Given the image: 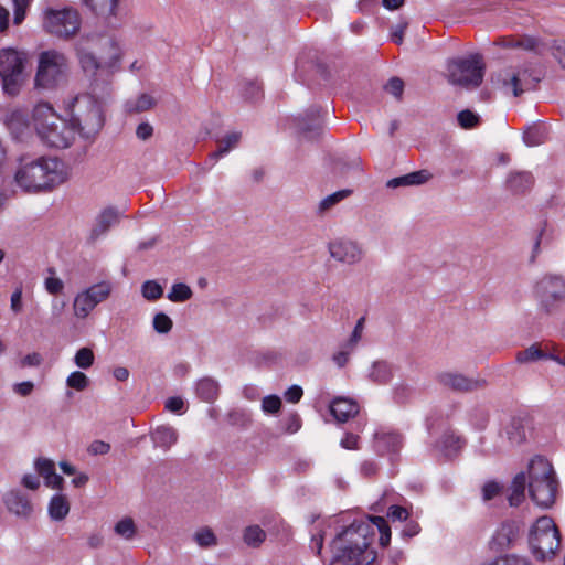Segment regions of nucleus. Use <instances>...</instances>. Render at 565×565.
Instances as JSON below:
<instances>
[{
    "instance_id": "obj_1",
    "label": "nucleus",
    "mask_w": 565,
    "mask_h": 565,
    "mask_svg": "<svg viewBox=\"0 0 565 565\" xmlns=\"http://www.w3.org/2000/svg\"><path fill=\"white\" fill-rule=\"evenodd\" d=\"M68 179L63 161L53 157L21 158L14 181L25 192H47Z\"/></svg>"
},
{
    "instance_id": "obj_2",
    "label": "nucleus",
    "mask_w": 565,
    "mask_h": 565,
    "mask_svg": "<svg viewBox=\"0 0 565 565\" xmlns=\"http://www.w3.org/2000/svg\"><path fill=\"white\" fill-rule=\"evenodd\" d=\"M92 93L76 96L68 106L71 116L70 125L74 127L75 134L84 138L94 137L104 126L103 105L110 96L108 83L104 86L97 83L90 85Z\"/></svg>"
},
{
    "instance_id": "obj_3",
    "label": "nucleus",
    "mask_w": 565,
    "mask_h": 565,
    "mask_svg": "<svg viewBox=\"0 0 565 565\" xmlns=\"http://www.w3.org/2000/svg\"><path fill=\"white\" fill-rule=\"evenodd\" d=\"M370 522L350 524L331 543L330 565H370L376 558L373 550H367V540L372 535Z\"/></svg>"
},
{
    "instance_id": "obj_4",
    "label": "nucleus",
    "mask_w": 565,
    "mask_h": 565,
    "mask_svg": "<svg viewBox=\"0 0 565 565\" xmlns=\"http://www.w3.org/2000/svg\"><path fill=\"white\" fill-rule=\"evenodd\" d=\"M557 480L551 462L544 457H534L529 465V492L533 502L550 508L556 498Z\"/></svg>"
},
{
    "instance_id": "obj_5",
    "label": "nucleus",
    "mask_w": 565,
    "mask_h": 565,
    "mask_svg": "<svg viewBox=\"0 0 565 565\" xmlns=\"http://www.w3.org/2000/svg\"><path fill=\"white\" fill-rule=\"evenodd\" d=\"M529 543L535 558H552L561 546V534L553 519L539 518L530 532Z\"/></svg>"
},
{
    "instance_id": "obj_6",
    "label": "nucleus",
    "mask_w": 565,
    "mask_h": 565,
    "mask_svg": "<svg viewBox=\"0 0 565 565\" xmlns=\"http://www.w3.org/2000/svg\"><path fill=\"white\" fill-rule=\"evenodd\" d=\"M448 81L465 88L480 86L484 75L483 58L479 54L451 60L447 64Z\"/></svg>"
},
{
    "instance_id": "obj_7",
    "label": "nucleus",
    "mask_w": 565,
    "mask_h": 565,
    "mask_svg": "<svg viewBox=\"0 0 565 565\" xmlns=\"http://www.w3.org/2000/svg\"><path fill=\"white\" fill-rule=\"evenodd\" d=\"M68 71L66 56L55 50L44 51L39 56V65L35 75L38 87L52 88L63 81Z\"/></svg>"
},
{
    "instance_id": "obj_8",
    "label": "nucleus",
    "mask_w": 565,
    "mask_h": 565,
    "mask_svg": "<svg viewBox=\"0 0 565 565\" xmlns=\"http://www.w3.org/2000/svg\"><path fill=\"white\" fill-rule=\"evenodd\" d=\"M81 24L82 20L76 9H47L44 12V30L58 39L74 38L78 33Z\"/></svg>"
},
{
    "instance_id": "obj_9",
    "label": "nucleus",
    "mask_w": 565,
    "mask_h": 565,
    "mask_svg": "<svg viewBox=\"0 0 565 565\" xmlns=\"http://www.w3.org/2000/svg\"><path fill=\"white\" fill-rule=\"evenodd\" d=\"M113 289V284L104 280L78 292L73 302L74 315L79 319H85L99 303L110 297Z\"/></svg>"
},
{
    "instance_id": "obj_10",
    "label": "nucleus",
    "mask_w": 565,
    "mask_h": 565,
    "mask_svg": "<svg viewBox=\"0 0 565 565\" xmlns=\"http://www.w3.org/2000/svg\"><path fill=\"white\" fill-rule=\"evenodd\" d=\"M22 71L23 60L15 50L0 51V77L4 93L10 96L19 93Z\"/></svg>"
},
{
    "instance_id": "obj_11",
    "label": "nucleus",
    "mask_w": 565,
    "mask_h": 565,
    "mask_svg": "<svg viewBox=\"0 0 565 565\" xmlns=\"http://www.w3.org/2000/svg\"><path fill=\"white\" fill-rule=\"evenodd\" d=\"M497 81L503 88L511 89L514 96H520L525 90L535 87L541 81L540 73L536 72L532 64L524 65L521 70L505 68L497 75Z\"/></svg>"
},
{
    "instance_id": "obj_12",
    "label": "nucleus",
    "mask_w": 565,
    "mask_h": 565,
    "mask_svg": "<svg viewBox=\"0 0 565 565\" xmlns=\"http://www.w3.org/2000/svg\"><path fill=\"white\" fill-rule=\"evenodd\" d=\"M536 291L543 308L552 312L565 302V279L559 276H545L539 281Z\"/></svg>"
},
{
    "instance_id": "obj_13",
    "label": "nucleus",
    "mask_w": 565,
    "mask_h": 565,
    "mask_svg": "<svg viewBox=\"0 0 565 565\" xmlns=\"http://www.w3.org/2000/svg\"><path fill=\"white\" fill-rule=\"evenodd\" d=\"M437 381L444 388L456 393H471L487 386V381L483 379L468 377L451 371L439 373Z\"/></svg>"
},
{
    "instance_id": "obj_14",
    "label": "nucleus",
    "mask_w": 565,
    "mask_h": 565,
    "mask_svg": "<svg viewBox=\"0 0 565 565\" xmlns=\"http://www.w3.org/2000/svg\"><path fill=\"white\" fill-rule=\"evenodd\" d=\"M94 14L105 20L110 28H117L124 21L126 10L120 6V0H105L102 3H95V0H82Z\"/></svg>"
},
{
    "instance_id": "obj_15",
    "label": "nucleus",
    "mask_w": 565,
    "mask_h": 565,
    "mask_svg": "<svg viewBox=\"0 0 565 565\" xmlns=\"http://www.w3.org/2000/svg\"><path fill=\"white\" fill-rule=\"evenodd\" d=\"M33 122L39 136L42 130H50V128H61L67 124L62 119L49 103H39L33 109Z\"/></svg>"
},
{
    "instance_id": "obj_16",
    "label": "nucleus",
    "mask_w": 565,
    "mask_h": 565,
    "mask_svg": "<svg viewBox=\"0 0 565 565\" xmlns=\"http://www.w3.org/2000/svg\"><path fill=\"white\" fill-rule=\"evenodd\" d=\"M520 533V526L515 521H504L494 532L490 548L495 552L505 551L514 544Z\"/></svg>"
},
{
    "instance_id": "obj_17",
    "label": "nucleus",
    "mask_w": 565,
    "mask_h": 565,
    "mask_svg": "<svg viewBox=\"0 0 565 565\" xmlns=\"http://www.w3.org/2000/svg\"><path fill=\"white\" fill-rule=\"evenodd\" d=\"M329 252L335 260L350 265L360 262L362 258L361 247L352 241L338 239L331 242Z\"/></svg>"
},
{
    "instance_id": "obj_18",
    "label": "nucleus",
    "mask_w": 565,
    "mask_h": 565,
    "mask_svg": "<svg viewBox=\"0 0 565 565\" xmlns=\"http://www.w3.org/2000/svg\"><path fill=\"white\" fill-rule=\"evenodd\" d=\"M373 436L375 450L381 455L397 452L403 446L402 435L388 427H380Z\"/></svg>"
},
{
    "instance_id": "obj_19",
    "label": "nucleus",
    "mask_w": 565,
    "mask_h": 565,
    "mask_svg": "<svg viewBox=\"0 0 565 565\" xmlns=\"http://www.w3.org/2000/svg\"><path fill=\"white\" fill-rule=\"evenodd\" d=\"M75 137V129L71 125H63L61 128H50V130H42L40 138L53 148L64 149L72 145Z\"/></svg>"
},
{
    "instance_id": "obj_20",
    "label": "nucleus",
    "mask_w": 565,
    "mask_h": 565,
    "mask_svg": "<svg viewBox=\"0 0 565 565\" xmlns=\"http://www.w3.org/2000/svg\"><path fill=\"white\" fill-rule=\"evenodd\" d=\"M119 211L113 206H108L104 209L95 220V224L92 227L89 238L90 241H96L99 237L104 236L109 228L117 224L119 221Z\"/></svg>"
},
{
    "instance_id": "obj_21",
    "label": "nucleus",
    "mask_w": 565,
    "mask_h": 565,
    "mask_svg": "<svg viewBox=\"0 0 565 565\" xmlns=\"http://www.w3.org/2000/svg\"><path fill=\"white\" fill-rule=\"evenodd\" d=\"M4 503L10 512L23 519H28L33 511L29 497L20 490L8 492L4 497Z\"/></svg>"
},
{
    "instance_id": "obj_22",
    "label": "nucleus",
    "mask_w": 565,
    "mask_h": 565,
    "mask_svg": "<svg viewBox=\"0 0 565 565\" xmlns=\"http://www.w3.org/2000/svg\"><path fill=\"white\" fill-rule=\"evenodd\" d=\"M78 58L84 72L94 76L92 84L95 83V79H97V83L100 86H104L106 83H108V85L110 84L108 79L109 72L100 66L94 54L79 52Z\"/></svg>"
},
{
    "instance_id": "obj_23",
    "label": "nucleus",
    "mask_w": 565,
    "mask_h": 565,
    "mask_svg": "<svg viewBox=\"0 0 565 565\" xmlns=\"http://www.w3.org/2000/svg\"><path fill=\"white\" fill-rule=\"evenodd\" d=\"M364 522H370L371 529H372V535H370V539L367 540V550H371L370 546L374 540L376 531L380 534V545L386 546L391 541V529L382 516H367L364 519L355 520L352 524H361Z\"/></svg>"
},
{
    "instance_id": "obj_24",
    "label": "nucleus",
    "mask_w": 565,
    "mask_h": 565,
    "mask_svg": "<svg viewBox=\"0 0 565 565\" xmlns=\"http://www.w3.org/2000/svg\"><path fill=\"white\" fill-rule=\"evenodd\" d=\"M330 412L338 422L344 423L359 413V405L353 399L338 397L332 401Z\"/></svg>"
},
{
    "instance_id": "obj_25",
    "label": "nucleus",
    "mask_w": 565,
    "mask_h": 565,
    "mask_svg": "<svg viewBox=\"0 0 565 565\" xmlns=\"http://www.w3.org/2000/svg\"><path fill=\"white\" fill-rule=\"evenodd\" d=\"M179 434L177 429L169 425L158 426L151 431V440L154 447H159L164 451L169 450L174 444H177Z\"/></svg>"
},
{
    "instance_id": "obj_26",
    "label": "nucleus",
    "mask_w": 565,
    "mask_h": 565,
    "mask_svg": "<svg viewBox=\"0 0 565 565\" xmlns=\"http://www.w3.org/2000/svg\"><path fill=\"white\" fill-rule=\"evenodd\" d=\"M465 445V440L452 431H446L435 448L445 457L450 458L457 455Z\"/></svg>"
},
{
    "instance_id": "obj_27",
    "label": "nucleus",
    "mask_w": 565,
    "mask_h": 565,
    "mask_svg": "<svg viewBox=\"0 0 565 565\" xmlns=\"http://www.w3.org/2000/svg\"><path fill=\"white\" fill-rule=\"evenodd\" d=\"M534 178L530 172H512L507 179V188L515 194H524L532 189Z\"/></svg>"
},
{
    "instance_id": "obj_28",
    "label": "nucleus",
    "mask_w": 565,
    "mask_h": 565,
    "mask_svg": "<svg viewBox=\"0 0 565 565\" xmlns=\"http://www.w3.org/2000/svg\"><path fill=\"white\" fill-rule=\"evenodd\" d=\"M497 45L505 49H523L526 51H534L537 47L539 41L535 38L523 36H502L497 42Z\"/></svg>"
},
{
    "instance_id": "obj_29",
    "label": "nucleus",
    "mask_w": 565,
    "mask_h": 565,
    "mask_svg": "<svg viewBox=\"0 0 565 565\" xmlns=\"http://www.w3.org/2000/svg\"><path fill=\"white\" fill-rule=\"evenodd\" d=\"M504 431L511 445H520L526 439L527 427L523 418L513 417Z\"/></svg>"
},
{
    "instance_id": "obj_30",
    "label": "nucleus",
    "mask_w": 565,
    "mask_h": 565,
    "mask_svg": "<svg viewBox=\"0 0 565 565\" xmlns=\"http://www.w3.org/2000/svg\"><path fill=\"white\" fill-rule=\"evenodd\" d=\"M526 484L529 486V481L524 472H520L514 477L511 483V493L508 498L511 507H518L523 502Z\"/></svg>"
},
{
    "instance_id": "obj_31",
    "label": "nucleus",
    "mask_w": 565,
    "mask_h": 565,
    "mask_svg": "<svg viewBox=\"0 0 565 565\" xmlns=\"http://www.w3.org/2000/svg\"><path fill=\"white\" fill-rule=\"evenodd\" d=\"M198 396L207 403L215 401L220 393L218 383L212 377H204L196 384Z\"/></svg>"
},
{
    "instance_id": "obj_32",
    "label": "nucleus",
    "mask_w": 565,
    "mask_h": 565,
    "mask_svg": "<svg viewBox=\"0 0 565 565\" xmlns=\"http://www.w3.org/2000/svg\"><path fill=\"white\" fill-rule=\"evenodd\" d=\"M547 139V130L544 125L534 124L526 128L523 134V140L526 146L535 147L544 143Z\"/></svg>"
},
{
    "instance_id": "obj_33",
    "label": "nucleus",
    "mask_w": 565,
    "mask_h": 565,
    "mask_svg": "<svg viewBox=\"0 0 565 565\" xmlns=\"http://www.w3.org/2000/svg\"><path fill=\"white\" fill-rule=\"evenodd\" d=\"M393 376L391 365L385 361H376L373 363L369 377L376 384H386Z\"/></svg>"
},
{
    "instance_id": "obj_34",
    "label": "nucleus",
    "mask_w": 565,
    "mask_h": 565,
    "mask_svg": "<svg viewBox=\"0 0 565 565\" xmlns=\"http://www.w3.org/2000/svg\"><path fill=\"white\" fill-rule=\"evenodd\" d=\"M70 504L64 495H54L49 504L50 516L55 521L65 519L68 514Z\"/></svg>"
},
{
    "instance_id": "obj_35",
    "label": "nucleus",
    "mask_w": 565,
    "mask_h": 565,
    "mask_svg": "<svg viewBox=\"0 0 565 565\" xmlns=\"http://www.w3.org/2000/svg\"><path fill=\"white\" fill-rule=\"evenodd\" d=\"M241 140V134L239 132H231L226 135L224 138H222L218 141V148L216 151L212 152L210 154L212 160H217L218 158L223 157L227 152H230L233 148H235Z\"/></svg>"
},
{
    "instance_id": "obj_36",
    "label": "nucleus",
    "mask_w": 565,
    "mask_h": 565,
    "mask_svg": "<svg viewBox=\"0 0 565 565\" xmlns=\"http://www.w3.org/2000/svg\"><path fill=\"white\" fill-rule=\"evenodd\" d=\"M351 190H340L337 191L320 201L318 204L317 213L319 215H324L329 212L333 206H335L339 202L344 200L351 194Z\"/></svg>"
},
{
    "instance_id": "obj_37",
    "label": "nucleus",
    "mask_w": 565,
    "mask_h": 565,
    "mask_svg": "<svg viewBox=\"0 0 565 565\" xmlns=\"http://www.w3.org/2000/svg\"><path fill=\"white\" fill-rule=\"evenodd\" d=\"M548 358H550V354L543 352L537 344H532L530 348H527L523 351H520L516 354V361L519 363L535 362V361L545 360Z\"/></svg>"
},
{
    "instance_id": "obj_38",
    "label": "nucleus",
    "mask_w": 565,
    "mask_h": 565,
    "mask_svg": "<svg viewBox=\"0 0 565 565\" xmlns=\"http://www.w3.org/2000/svg\"><path fill=\"white\" fill-rule=\"evenodd\" d=\"M266 539V533L258 525L247 526L244 531V542L252 547H258Z\"/></svg>"
},
{
    "instance_id": "obj_39",
    "label": "nucleus",
    "mask_w": 565,
    "mask_h": 565,
    "mask_svg": "<svg viewBox=\"0 0 565 565\" xmlns=\"http://www.w3.org/2000/svg\"><path fill=\"white\" fill-rule=\"evenodd\" d=\"M552 241V230L548 227L546 222H542L539 225V230L535 236L534 245H533V254L531 259L534 260L536 255L540 252L541 244H548Z\"/></svg>"
},
{
    "instance_id": "obj_40",
    "label": "nucleus",
    "mask_w": 565,
    "mask_h": 565,
    "mask_svg": "<svg viewBox=\"0 0 565 565\" xmlns=\"http://www.w3.org/2000/svg\"><path fill=\"white\" fill-rule=\"evenodd\" d=\"M192 295V290L188 285L178 282L172 285L168 294V299L172 302H184L189 300Z\"/></svg>"
},
{
    "instance_id": "obj_41",
    "label": "nucleus",
    "mask_w": 565,
    "mask_h": 565,
    "mask_svg": "<svg viewBox=\"0 0 565 565\" xmlns=\"http://www.w3.org/2000/svg\"><path fill=\"white\" fill-rule=\"evenodd\" d=\"M156 102L152 96L142 94L135 103H128L127 108L130 113H142L154 106Z\"/></svg>"
},
{
    "instance_id": "obj_42",
    "label": "nucleus",
    "mask_w": 565,
    "mask_h": 565,
    "mask_svg": "<svg viewBox=\"0 0 565 565\" xmlns=\"http://www.w3.org/2000/svg\"><path fill=\"white\" fill-rule=\"evenodd\" d=\"M94 361L95 355L93 350L86 347L81 348L74 356V362L79 369H89L94 364Z\"/></svg>"
},
{
    "instance_id": "obj_43",
    "label": "nucleus",
    "mask_w": 565,
    "mask_h": 565,
    "mask_svg": "<svg viewBox=\"0 0 565 565\" xmlns=\"http://www.w3.org/2000/svg\"><path fill=\"white\" fill-rule=\"evenodd\" d=\"M115 532L119 536L130 540L136 534V526L131 518H125L116 523Z\"/></svg>"
},
{
    "instance_id": "obj_44",
    "label": "nucleus",
    "mask_w": 565,
    "mask_h": 565,
    "mask_svg": "<svg viewBox=\"0 0 565 565\" xmlns=\"http://www.w3.org/2000/svg\"><path fill=\"white\" fill-rule=\"evenodd\" d=\"M88 384V377L81 371L72 372L66 379V385L76 391H84Z\"/></svg>"
},
{
    "instance_id": "obj_45",
    "label": "nucleus",
    "mask_w": 565,
    "mask_h": 565,
    "mask_svg": "<svg viewBox=\"0 0 565 565\" xmlns=\"http://www.w3.org/2000/svg\"><path fill=\"white\" fill-rule=\"evenodd\" d=\"M142 296L147 300H158L163 295V288L154 280H148L142 285Z\"/></svg>"
},
{
    "instance_id": "obj_46",
    "label": "nucleus",
    "mask_w": 565,
    "mask_h": 565,
    "mask_svg": "<svg viewBox=\"0 0 565 565\" xmlns=\"http://www.w3.org/2000/svg\"><path fill=\"white\" fill-rule=\"evenodd\" d=\"M458 124L463 129H471L479 125L480 117L469 109L461 110L458 116Z\"/></svg>"
},
{
    "instance_id": "obj_47",
    "label": "nucleus",
    "mask_w": 565,
    "mask_h": 565,
    "mask_svg": "<svg viewBox=\"0 0 565 565\" xmlns=\"http://www.w3.org/2000/svg\"><path fill=\"white\" fill-rule=\"evenodd\" d=\"M194 540L201 547L214 546L217 543L215 534L209 527L199 530L194 534Z\"/></svg>"
},
{
    "instance_id": "obj_48",
    "label": "nucleus",
    "mask_w": 565,
    "mask_h": 565,
    "mask_svg": "<svg viewBox=\"0 0 565 565\" xmlns=\"http://www.w3.org/2000/svg\"><path fill=\"white\" fill-rule=\"evenodd\" d=\"M243 96L248 100H257L263 96L262 85L257 81L244 83Z\"/></svg>"
},
{
    "instance_id": "obj_49",
    "label": "nucleus",
    "mask_w": 565,
    "mask_h": 565,
    "mask_svg": "<svg viewBox=\"0 0 565 565\" xmlns=\"http://www.w3.org/2000/svg\"><path fill=\"white\" fill-rule=\"evenodd\" d=\"M152 324L158 333H168L173 326L171 318L163 312H159L153 317Z\"/></svg>"
},
{
    "instance_id": "obj_50",
    "label": "nucleus",
    "mask_w": 565,
    "mask_h": 565,
    "mask_svg": "<svg viewBox=\"0 0 565 565\" xmlns=\"http://www.w3.org/2000/svg\"><path fill=\"white\" fill-rule=\"evenodd\" d=\"M364 323H365V318L364 317H361L358 321H356V324L350 335V338L347 340L345 342V348H349V349H355L358 343L360 342L361 338H362V333H363V330H364Z\"/></svg>"
},
{
    "instance_id": "obj_51",
    "label": "nucleus",
    "mask_w": 565,
    "mask_h": 565,
    "mask_svg": "<svg viewBox=\"0 0 565 565\" xmlns=\"http://www.w3.org/2000/svg\"><path fill=\"white\" fill-rule=\"evenodd\" d=\"M13 2V23L19 25L25 18V12L30 0H12Z\"/></svg>"
},
{
    "instance_id": "obj_52",
    "label": "nucleus",
    "mask_w": 565,
    "mask_h": 565,
    "mask_svg": "<svg viewBox=\"0 0 565 565\" xmlns=\"http://www.w3.org/2000/svg\"><path fill=\"white\" fill-rule=\"evenodd\" d=\"M407 178L409 185H420L428 182L433 178V174L428 170L423 169L407 173Z\"/></svg>"
},
{
    "instance_id": "obj_53",
    "label": "nucleus",
    "mask_w": 565,
    "mask_h": 565,
    "mask_svg": "<svg viewBox=\"0 0 565 565\" xmlns=\"http://www.w3.org/2000/svg\"><path fill=\"white\" fill-rule=\"evenodd\" d=\"M35 469L44 479L49 478L55 471V465L52 460L39 458L35 461Z\"/></svg>"
},
{
    "instance_id": "obj_54",
    "label": "nucleus",
    "mask_w": 565,
    "mask_h": 565,
    "mask_svg": "<svg viewBox=\"0 0 565 565\" xmlns=\"http://www.w3.org/2000/svg\"><path fill=\"white\" fill-rule=\"evenodd\" d=\"M502 490V486L497 481H488L482 487V499L490 501L495 498Z\"/></svg>"
},
{
    "instance_id": "obj_55",
    "label": "nucleus",
    "mask_w": 565,
    "mask_h": 565,
    "mask_svg": "<svg viewBox=\"0 0 565 565\" xmlns=\"http://www.w3.org/2000/svg\"><path fill=\"white\" fill-rule=\"evenodd\" d=\"M281 399L277 395H268L264 397L262 408L266 413H277L280 409Z\"/></svg>"
},
{
    "instance_id": "obj_56",
    "label": "nucleus",
    "mask_w": 565,
    "mask_h": 565,
    "mask_svg": "<svg viewBox=\"0 0 565 565\" xmlns=\"http://www.w3.org/2000/svg\"><path fill=\"white\" fill-rule=\"evenodd\" d=\"M386 92L399 98L403 94L404 82L399 77H392L385 85Z\"/></svg>"
},
{
    "instance_id": "obj_57",
    "label": "nucleus",
    "mask_w": 565,
    "mask_h": 565,
    "mask_svg": "<svg viewBox=\"0 0 565 565\" xmlns=\"http://www.w3.org/2000/svg\"><path fill=\"white\" fill-rule=\"evenodd\" d=\"M64 288L63 281L57 277H49L45 279V289L51 295H57L62 292Z\"/></svg>"
},
{
    "instance_id": "obj_58",
    "label": "nucleus",
    "mask_w": 565,
    "mask_h": 565,
    "mask_svg": "<svg viewBox=\"0 0 565 565\" xmlns=\"http://www.w3.org/2000/svg\"><path fill=\"white\" fill-rule=\"evenodd\" d=\"M354 351V349H349V348H345V343L342 345L341 350L333 354V358L332 360L334 361V363L339 366V367H343L348 361H349V355Z\"/></svg>"
},
{
    "instance_id": "obj_59",
    "label": "nucleus",
    "mask_w": 565,
    "mask_h": 565,
    "mask_svg": "<svg viewBox=\"0 0 565 565\" xmlns=\"http://www.w3.org/2000/svg\"><path fill=\"white\" fill-rule=\"evenodd\" d=\"M552 54L565 70V41H556L552 46Z\"/></svg>"
},
{
    "instance_id": "obj_60",
    "label": "nucleus",
    "mask_w": 565,
    "mask_h": 565,
    "mask_svg": "<svg viewBox=\"0 0 565 565\" xmlns=\"http://www.w3.org/2000/svg\"><path fill=\"white\" fill-rule=\"evenodd\" d=\"M109 450L110 445L103 440H94L88 447V452L92 455H106Z\"/></svg>"
},
{
    "instance_id": "obj_61",
    "label": "nucleus",
    "mask_w": 565,
    "mask_h": 565,
    "mask_svg": "<svg viewBox=\"0 0 565 565\" xmlns=\"http://www.w3.org/2000/svg\"><path fill=\"white\" fill-rule=\"evenodd\" d=\"M360 471L366 478L374 477L379 472V465L373 460H365L361 463Z\"/></svg>"
},
{
    "instance_id": "obj_62",
    "label": "nucleus",
    "mask_w": 565,
    "mask_h": 565,
    "mask_svg": "<svg viewBox=\"0 0 565 565\" xmlns=\"http://www.w3.org/2000/svg\"><path fill=\"white\" fill-rule=\"evenodd\" d=\"M388 518L393 521H405L408 518V512L403 507L392 505L388 511Z\"/></svg>"
},
{
    "instance_id": "obj_63",
    "label": "nucleus",
    "mask_w": 565,
    "mask_h": 565,
    "mask_svg": "<svg viewBox=\"0 0 565 565\" xmlns=\"http://www.w3.org/2000/svg\"><path fill=\"white\" fill-rule=\"evenodd\" d=\"M302 394L303 392L300 386L292 385L286 391L285 397L289 403H298L302 397Z\"/></svg>"
},
{
    "instance_id": "obj_64",
    "label": "nucleus",
    "mask_w": 565,
    "mask_h": 565,
    "mask_svg": "<svg viewBox=\"0 0 565 565\" xmlns=\"http://www.w3.org/2000/svg\"><path fill=\"white\" fill-rule=\"evenodd\" d=\"M420 531V526L415 521H409L406 524H404L402 529V535L403 537L411 539L415 535H417Z\"/></svg>"
}]
</instances>
